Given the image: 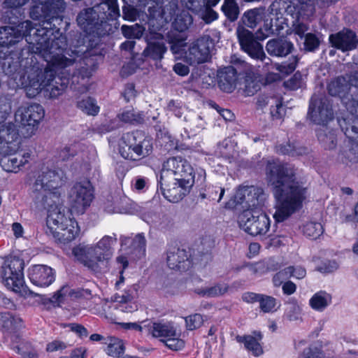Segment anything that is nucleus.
<instances>
[{
  "label": "nucleus",
  "mask_w": 358,
  "mask_h": 358,
  "mask_svg": "<svg viewBox=\"0 0 358 358\" xmlns=\"http://www.w3.org/2000/svg\"><path fill=\"white\" fill-rule=\"evenodd\" d=\"M34 182L31 186V197L34 206L38 210L49 212L46 224V233L62 243H69L79 234L78 222L72 217L73 213L83 214L90 206L94 199V189L89 181L76 182L69 192L70 210L52 211L51 209L59 201V192L66 182L64 172L59 168L50 169L43 166L34 173Z\"/></svg>",
  "instance_id": "nucleus-1"
},
{
  "label": "nucleus",
  "mask_w": 358,
  "mask_h": 358,
  "mask_svg": "<svg viewBox=\"0 0 358 358\" xmlns=\"http://www.w3.org/2000/svg\"><path fill=\"white\" fill-rule=\"evenodd\" d=\"M22 49L20 61L6 62L3 64V71L13 79L17 87L24 89L27 96L34 97L42 90L45 96L50 99H56L62 95L68 86L67 78L69 72H63L64 76L59 79H53V70L50 63L47 62L45 68H43L36 58V55L41 57L39 53L31 50Z\"/></svg>",
  "instance_id": "nucleus-2"
},
{
  "label": "nucleus",
  "mask_w": 358,
  "mask_h": 358,
  "mask_svg": "<svg viewBox=\"0 0 358 358\" xmlns=\"http://www.w3.org/2000/svg\"><path fill=\"white\" fill-rule=\"evenodd\" d=\"M266 171L276 200L273 218L276 222H281L302 207L307 189L295 181V171L290 165L270 159L267 162Z\"/></svg>",
  "instance_id": "nucleus-3"
},
{
  "label": "nucleus",
  "mask_w": 358,
  "mask_h": 358,
  "mask_svg": "<svg viewBox=\"0 0 358 358\" xmlns=\"http://www.w3.org/2000/svg\"><path fill=\"white\" fill-rule=\"evenodd\" d=\"M50 28L51 22L47 21L34 27L30 21H24L17 26L0 27V48H9L24 38L27 47L24 49L41 54L45 61L49 59L52 50L66 45V36L59 29L55 30L56 35H52L48 29Z\"/></svg>",
  "instance_id": "nucleus-4"
},
{
  "label": "nucleus",
  "mask_w": 358,
  "mask_h": 358,
  "mask_svg": "<svg viewBox=\"0 0 358 358\" xmlns=\"http://www.w3.org/2000/svg\"><path fill=\"white\" fill-rule=\"evenodd\" d=\"M206 180L204 170L194 171L192 165L181 157L165 161L158 180L157 190L171 203H178L187 195L194 183L202 185Z\"/></svg>",
  "instance_id": "nucleus-5"
},
{
  "label": "nucleus",
  "mask_w": 358,
  "mask_h": 358,
  "mask_svg": "<svg viewBox=\"0 0 358 358\" xmlns=\"http://www.w3.org/2000/svg\"><path fill=\"white\" fill-rule=\"evenodd\" d=\"M67 40L66 39V45L63 48H55L52 53L50 54L49 59L45 62L50 63L51 69L53 70V79L62 78L64 76L63 72H69L67 80L68 83L71 78L75 76L82 78H89L97 66V56L88 50L87 48L83 46L82 50L75 48L71 50V57L75 56L71 59L67 58L64 53L66 52Z\"/></svg>",
  "instance_id": "nucleus-6"
},
{
  "label": "nucleus",
  "mask_w": 358,
  "mask_h": 358,
  "mask_svg": "<svg viewBox=\"0 0 358 358\" xmlns=\"http://www.w3.org/2000/svg\"><path fill=\"white\" fill-rule=\"evenodd\" d=\"M120 16L117 0H101L94 6L82 10L76 21L86 34L103 36L111 29L108 21L116 20Z\"/></svg>",
  "instance_id": "nucleus-7"
},
{
  "label": "nucleus",
  "mask_w": 358,
  "mask_h": 358,
  "mask_svg": "<svg viewBox=\"0 0 358 358\" xmlns=\"http://www.w3.org/2000/svg\"><path fill=\"white\" fill-rule=\"evenodd\" d=\"M338 0H289L286 2L285 12L295 21L293 23V31L300 39H303L309 29L307 24L301 21H311L315 14L316 8H327L335 4Z\"/></svg>",
  "instance_id": "nucleus-8"
},
{
  "label": "nucleus",
  "mask_w": 358,
  "mask_h": 358,
  "mask_svg": "<svg viewBox=\"0 0 358 358\" xmlns=\"http://www.w3.org/2000/svg\"><path fill=\"white\" fill-rule=\"evenodd\" d=\"M117 243V236H104L95 245L87 246L80 250L83 255L80 261L95 273H103L108 269L113 255L112 246Z\"/></svg>",
  "instance_id": "nucleus-9"
},
{
  "label": "nucleus",
  "mask_w": 358,
  "mask_h": 358,
  "mask_svg": "<svg viewBox=\"0 0 358 358\" xmlns=\"http://www.w3.org/2000/svg\"><path fill=\"white\" fill-rule=\"evenodd\" d=\"M0 325L7 338L10 340L11 348L20 355V358H37L31 345L24 342L20 334V330L24 327L21 317L8 312L2 313L0 314Z\"/></svg>",
  "instance_id": "nucleus-10"
},
{
  "label": "nucleus",
  "mask_w": 358,
  "mask_h": 358,
  "mask_svg": "<svg viewBox=\"0 0 358 358\" xmlns=\"http://www.w3.org/2000/svg\"><path fill=\"white\" fill-rule=\"evenodd\" d=\"M24 260L17 257H10L3 262L0 267V277L8 289L16 293L24 290Z\"/></svg>",
  "instance_id": "nucleus-11"
},
{
  "label": "nucleus",
  "mask_w": 358,
  "mask_h": 358,
  "mask_svg": "<svg viewBox=\"0 0 358 358\" xmlns=\"http://www.w3.org/2000/svg\"><path fill=\"white\" fill-rule=\"evenodd\" d=\"M329 94L333 96H339L347 110V114L343 119L348 122L350 119L358 117V99L352 95V89L346 78L338 76L332 80L327 87Z\"/></svg>",
  "instance_id": "nucleus-12"
},
{
  "label": "nucleus",
  "mask_w": 358,
  "mask_h": 358,
  "mask_svg": "<svg viewBox=\"0 0 358 358\" xmlns=\"http://www.w3.org/2000/svg\"><path fill=\"white\" fill-rule=\"evenodd\" d=\"M240 228L251 236L264 235L270 228L271 220L262 210H244L238 217Z\"/></svg>",
  "instance_id": "nucleus-13"
},
{
  "label": "nucleus",
  "mask_w": 358,
  "mask_h": 358,
  "mask_svg": "<svg viewBox=\"0 0 358 358\" xmlns=\"http://www.w3.org/2000/svg\"><path fill=\"white\" fill-rule=\"evenodd\" d=\"M44 115V109L40 104L22 106L18 108L15 116L20 122L22 129L25 130L22 131L24 137L28 138L34 134Z\"/></svg>",
  "instance_id": "nucleus-14"
},
{
  "label": "nucleus",
  "mask_w": 358,
  "mask_h": 358,
  "mask_svg": "<svg viewBox=\"0 0 358 358\" xmlns=\"http://www.w3.org/2000/svg\"><path fill=\"white\" fill-rule=\"evenodd\" d=\"M286 0H275L268 8L271 15H275V24H273V17L264 22V27L259 29L257 34V38L264 40L272 34H279L284 29L285 18L282 17V12L285 11Z\"/></svg>",
  "instance_id": "nucleus-15"
},
{
  "label": "nucleus",
  "mask_w": 358,
  "mask_h": 358,
  "mask_svg": "<svg viewBox=\"0 0 358 358\" xmlns=\"http://www.w3.org/2000/svg\"><path fill=\"white\" fill-rule=\"evenodd\" d=\"M308 116L312 122L320 125H325L333 120L334 111L329 99L324 95H313Z\"/></svg>",
  "instance_id": "nucleus-16"
},
{
  "label": "nucleus",
  "mask_w": 358,
  "mask_h": 358,
  "mask_svg": "<svg viewBox=\"0 0 358 358\" xmlns=\"http://www.w3.org/2000/svg\"><path fill=\"white\" fill-rule=\"evenodd\" d=\"M338 124L348 138L349 148L343 154L345 158L344 162L358 163V117L350 119H338Z\"/></svg>",
  "instance_id": "nucleus-17"
},
{
  "label": "nucleus",
  "mask_w": 358,
  "mask_h": 358,
  "mask_svg": "<svg viewBox=\"0 0 358 358\" xmlns=\"http://www.w3.org/2000/svg\"><path fill=\"white\" fill-rule=\"evenodd\" d=\"M265 199L263 189L255 186L240 187L234 195V202L236 204L245 203V210H262Z\"/></svg>",
  "instance_id": "nucleus-18"
},
{
  "label": "nucleus",
  "mask_w": 358,
  "mask_h": 358,
  "mask_svg": "<svg viewBox=\"0 0 358 358\" xmlns=\"http://www.w3.org/2000/svg\"><path fill=\"white\" fill-rule=\"evenodd\" d=\"M237 37L241 49L253 59H259L266 65L270 59L264 52L263 46L258 42L252 31L243 27H238L236 30Z\"/></svg>",
  "instance_id": "nucleus-19"
},
{
  "label": "nucleus",
  "mask_w": 358,
  "mask_h": 358,
  "mask_svg": "<svg viewBox=\"0 0 358 358\" xmlns=\"http://www.w3.org/2000/svg\"><path fill=\"white\" fill-rule=\"evenodd\" d=\"M21 141L17 126L8 122L0 127V154L17 152Z\"/></svg>",
  "instance_id": "nucleus-20"
},
{
  "label": "nucleus",
  "mask_w": 358,
  "mask_h": 358,
  "mask_svg": "<svg viewBox=\"0 0 358 358\" xmlns=\"http://www.w3.org/2000/svg\"><path fill=\"white\" fill-rule=\"evenodd\" d=\"M331 46L346 52L355 50L358 46V37L355 31L350 29H343L329 37Z\"/></svg>",
  "instance_id": "nucleus-21"
},
{
  "label": "nucleus",
  "mask_w": 358,
  "mask_h": 358,
  "mask_svg": "<svg viewBox=\"0 0 358 358\" xmlns=\"http://www.w3.org/2000/svg\"><path fill=\"white\" fill-rule=\"evenodd\" d=\"M92 298V294L89 289H72L67 285L62 286L57 291L51 298V302L61 306L68 299H85L90 300Z\"/></svg>",
  "instance_id": "nucleus-22"
},
{
  "label": "nucleus",
  "mask_w": 358,
  "mask_h": 358,
  "mask_svg": "<svg viewBox=\"0 0 358 358\" xmlns=\"http://www.w3.org/2000/svg\"><path fill=\"white\" fill-rule=\"evenodd\" d=\"M28 277L33 285L45 287L55 281V273L51 267L46 265H34L29 268Z\"/></svg>",
  "instance_id": "nucleus-23"
},
{
  "label": "nucleus",
  "mask_w": 358,
  "mask_h": 358,
  "mask_svg": "<svg viewBox=\"0 0 358 358\" xmlns=\"http://www.w3.org/2000/svg\"><path fill=\"white\" fill-rule=\"evenodd\" d=\"M166 262L168 266L173 270L185 271L192 265L189 252L185 249L173 248L167 252Z\"/></svg>",
  "instance_id": "nucleus-24"
},
{
  "label": "nucleus",
  "mask_w": 358,
  "mask_h": 358,
  "mask_svg": "<svg viewBox=\"0 0 358 358\" xmlns=\"http://www.w3.org/2000/svg\"><path fill=\"white\" fill-rule=\"evenodd\" d=\"M0 165L6 172H17L20 167L26 164L30 158L29 152H11L0 154Z\"/></svg>",
  "instance_id": "nucleus-25"
},
{
  "label": "nucleus",
  "mask_w": 358,
  "mask_h": 358,
  "mask_svg": "<svg viewBox=\"0 0 358 358\" xmlns=\"http://www.w3.org/2000/svg\"><path fill=\"white\" fill-rule=\"evenodd\" d=\"M166 50L167 48L162 41V36L157 34L153 41L147 39V47L144 49L143 55L154 61H161Z\"/></svg>",
  "instance_id": "nucleus-26"
},
{
  "label": "nucleus",
  "mask_w": 358,
  "mask_h": 358,
  "mask_svg": "<svg viewBox=\"0 0 358 358\" xmlns=\"http://www.w3.org/2000/svg\"><path fill=\"white\" fill-rule=\"evenodd\" d=\"M178 12V1L177 2V10L173 18L171 20H166L163 16V8L161 11L159 12L158 17H160V20H162L161 27L163 26V23H167L173 20L172 24L173 27L180 31L182 32L187 30L189 27L192 24L193 22V19L192 15L186 10H182L180 13Z\"/></svg>",
  "instance_id": "nucleus-27"
},
{
  "label": "nucleus",
  "mask_w": 358,
  "mask_h": 358,
  "mask_svg": "<svg viewBox=\"0 0 358 358\" xmlns=\"http://www.w3.org/2000/svg\"><path fill=\"white\" fill-rule=\"evenodd\" d=\"M218 85L225 92H231L236 85L237 71L231 66H228L217 72Z\"/></svg>",
  "instance_id": "nucleus-28"
},
{
  "label": "nucleus",
  "mask_w": 358,
  "mask_h": 358,
  "mask_svg": "<svg viewBox=\"0 0 358 358\" xmlns=\"http://www.w3.org/2000/svg\"><path fill=\"white\" fill-rule=\"evenodd\" d=\"M122 247L129 245L130 252L140 259L145 255L146 240L143 233L138 234L134 238L126 236L120 237Z\"/></svg>",
  "instance_id": "nucleus-29"
},
{
  "label": "nucleus",
  "mask_w": 358,
  "mask_h": 358,
  "mask_svg": "<svg viewBox=\"0 0 358 358\" xmlns=\"http://www.w3.org/2000/svg\"><path fill=\"white\" fill-rule=\"evenodd\" d=\"M294 46L292 42L285 38H278L269 40L266 49L270 55L284 57L289 54Z\"/></svg>",
  "instance_id": "nucleus-30"
},
{
  "label": "nucleus",
  "mask_w": 358,
  "mask_h": 358,
  "mask_svg": "<svg viewBox=\"0 0 358 358\" xmlns=\"http://www.w3.org/2000/svg\"><path fill=\"white\" fill-rule=\"evenodd\" d=\"M136 145L135 131L125 134L122 136L119 145L120 155L126 159L136 160Z\"/></svg>",
  "instance_id": "nucleus-31"
},
{
  "label": "nucleus",
  "mask_w": 358,
  "mask_h": 358,
  "mask_svg": "<svg viewBox=\"0 0 358 358\" xmlns=\"http://www.w3.org/2000/svg\"><path fill=\"white\" fill-rule=\"evenodd\" d=\"M136 138V160L149 156L153 149L152 138L141 131H135Z\"/></svg>",
  "instance_id": "nucleus-32"
},
{
  "label": "nucleus",
  "mask_w": 358,
  "mask_h": 358,
  "mask_svg": "<svg viewBox=\"0 0 358 358\" xmlns=\"http://www.w3.org/2000/svg\"><path fill=\"white\" fill-rule=\"evenodd\" d=\"M149 331L153 337L159 338L162 342L167 338L177 335L176 329L171 322H153L150 327Z\"/></svg>",
  "instance_id": "nucleus-33"
},
{
  "label": "nucleus",
  "mask_w": 358,
  "mask_h": 358,
  "mask_svg": "<svg viewBox=\"0 0 358 358\" xmlns=\"http://www.w3.org/2000/svg\"><path fill=\"white\" fill-rule=\"evenodd\" d=\"M255 336H236V341L238 343H244L245 348L251 352L254 356H259L263 353V350L259 342L262 339V335L261 332L255 331Z\"/></svg>",
  "instance_id": "nucleus-34"
},
{
  "label": "nucleus",
  "mask_w": 358,
  "mask_h": 358,
  "mask_svg": "<svg viewBox=\"0 0 358 358\" xmlns=\"http://www.w3.org/2000/svg\"><path fill=\"white\" fill-rule=\"evenodd\" d=\"M259 106L263 107L265 105L271 106V115L273 119H281L285 115V108L281 99L278 97L264 98L260 97L257 101Z\"/></svg>",
  "instance_id": "nucleus-35"
},
{
  "label": "nucleus",
  "mask_w": 358,
  "mask_h": 358,
  "mask_svg": "<svg viewBox=\"0 0 358 358\" xmlns=\"http://www.w3.org/2000/svg\"><path fill=\"white\" fill-rule=\"evenodd\" d=\"M331 302V294L326 291L320 290L312 296L309 300V305L313 310L322 312Z\"/></svg>",
  "instance_id": "nucleus-36"
},
{
  "label": "nucleus",
  "mask_w": 358,
  "mask_h": 358,
  "mask_svg": "<svg viewBox=\"0 0 358 358\" xmlns=\"http://www.w3.org/2000/svg\"><path fill=\"white\" fill-rule=\"evenodd\" d=\"M22 10L19 6H10L3 3V8L2 10L1 20L4 23L17 26L20 24V20L22 16Z\"/></svg>",
  "instance_id": "nucleus-37"
},
{
  "label": "nucleus",
  "mask_w": 358,
  "mask_h": 358,
  "mask_svg": "<svg viewBox=\"0 0 358 358\" xmlns=\"http://www.w3.org/2000/svg\"><path fill=\"white\" fill-rule=\"evenodd\" d=\"M302 40H303L302 50L308 52H315L319 50L323 38L320 33H307Z\"/></svg>",
  "instance_id": "nucleus-38"
},
{
  "label": "nucleus",
  "mask_w": 358,
  "mask_h": 358,
  "mask_svg": "<svg viewBox=\"0 0 358 358\" xmlns=\"http://www.w3.org/2000/svg\"><path fill=\"white\" fill-rule=\"evenodd\" d=\"M307 151L306 148L295 143H288L276 146V152L278 153L292 157L303 155L306 154Z\"/></svg>",
  "instance_id": "nucleus-39"
},
{
  "label": "nucleus",
  "mask_w": 358,
  "mask_h": 358,
  "mask_svg": "<svg viewBox=\"0 0 358 358\" xmlns=\"http://www.w3.org/2000/svg\"><path fill=\"white\" fill-rule=\"evenodd\" d=\"M228 288L225 283H217L212 287L196 289L194 292L201 296L217 297L226 293Z\"/></svg>",
  "instance_id": "nucleus-40"
},
{
  "label": "nucleus",
  "mask_w": 358,
  "mask_h": 358,
  "mask_svg": "<svg viewBox=\"0 0 358 358\" xmlns=\"http://www.w3.org/2000/svg\"><path fill=\"white\" fill-rule=\"evenodd\" d=\"M221 10L231 22L236 21L239 15V6L236 0H224Z\"/></svg>",
  "instance_id": "nucleus-41"
},
{
  "label": "nucleus",
  "mask_w": 358,
  "mask_h": 358,
  "mask_svg": "<svg viewBox=\"0 0 358 358\" xmlns=\"http://www.w3.org/2000/svg\"><path fill=\"white\" fill-rule=\"evenodd\" d=\"M302 232L306 237L316 239L323 234L324 228L320 222L311 221L303 225Z\"/></svg>",
  "instance_id": "nucleus-42"
},
{
  "label": "nucleus",
  "mask_w": 358,
  "mask_h": 358,
  "mask_svg": "<svg viewBox=\"0 0 358 358\" xmlns=\"http://www.w3.org/2000/svg\"><path fill=\"white\" fill-rule=\"evenodd\" d=\"M301 306L294 299H290L287 302V306L285 309L284 317L289 321H296L301 319Z\"/></svg>",
  "instance_id": "nucleus-43"
},
{
  "label": "nucleus",
  "mask_w": 358,
  "mask_h": 358,
  "mask_svg": "<svg viewBox=\"0 0 358 358\" xmlns=\"http://www.w3.org/2000/svg\"><path fill=\"white\" fill-rule=\"evenodd\" d=\"M77 107L85 113L90 115H96L99 111V107L96 105V101L90 96L78 101Z\"/></svg>",
  "instance_id": "nucleus-44"
},
{
  "label": "nucleus",
  "mask_w": 358,
  "mask_h": 358,
  "mask_svg": "<svg viewBox=\"0 0 358 358\" xmlns=\"http://www.w3.org/2000/svg\"><path fill=\"white\" fill-rule=\"evenodd\" d=\"M262 19L261 10L259 8H253L245 12L243 21V23L250 28H255Z\"/></svg>",
  "instance_id": "nucleus-45"
},
{
  "label": "nucleus",
  "mask_w": 358,
  "mask_h": 358,
  "mask_svg": "<svg viewBox=\"0 0 358 358\" xmlns=\"http://www.w3.org/2000/svg\"><path fill=\"white\" fill-rule=\"evenodd\" d=\"M325 353L322 350V345L320 342L311 344L308 348L305 349L302 355L299 358H324Z\"/></svg>",
  "instance_id": "nucleus-46"
},
{
  "label": "nucleus",
  "mask_w": 358,
  "mask_h": 358,
  "mask_svg": "<svg viewBox=\"0 0 358 358\" xmlns=\"http://www.w3.org/2000/svg\"><path fill=\"white\" fill-rule=\"evenodd\" d=\"M248 267L250 271L255 275H263L268 272V267L266 266V261L263 260L253 264L245 263L241 267H236L237 271L241 269Z\"/></svg>",
  "instance_id": "nucleus-47"
},
{
  "label": "nucleus",
  "mask_w": 358,
  "mask_h": 358,
  "mask_svg": "<svg viewBox=\"0 0 358 358\" xmlns=\"http://www.w3.org/2000/svg\"><path fill=\"white\" fill-rule=\"evenodd\" d=\"M123 351L124 346L121 340L115 337L109 338V343L106 349L108 355L117 357L123 353Z\"/></svg>",
  "instance_id": "nucleus-48"
},
{
  "label": "nucleus",
  "mask_w": 358,
  "mask_h": 358,
  "mask_svg": "<svg viewBox=\"0 0 358 358\" xmlns=\"http://www.w3.org/2000/svg\"><path fill=\"white\" fill-rule=\"evenodd\" d=\"M121 30L122 34L129 38H141L144 31L143 27L138 24L134 26L122 25Z\"/></svg>",
  "instance_id": "nucleus-49"
},
{
  "label": "nucleus",
  "mask_w": 358,
  "mask_h": 358,
  "mask_svg": "<svg viewBox=\"0 0 358 358\" xmlns=\"http://www.w3.org/2000/svg\"><path fill=\"white\" fill-rule=\"evenodd\" d=\"M259 303L260 309L264 313H270L276 310V299L273 296L262 294Z\"/></svg>",
  "instance_id": "nucleus-50"
},
{
  "label": "nucleus",
  "mask_w": 358,
  "mask_h": 358,
  "mask_svg": "<svg viewBox=\"0 0 358 358\" xmlns=\"http://www.w3.org/2000/svg\"><path fill=\"white\" fill-rule=\"evenodd\" d=\"M180 334L177 331V335L164 339L162 343L170 350L178 351L182 350L185 346V342L180 338Z\"/></svg>",
  "instance_id": "nucleus-51"
},
{
  "label": "nucleus",
  "mask_w": 358,
  "mask_h": 358,
  "mask_svg": "<svg viewBox=\"0 0 358 358\" xmlns=\"http://www.w3.org/2000/svg\"><path fill=\"white\" fill-rule=\"evenodd\" d=\"M197 48L199 46L193 43L189 49V55L193 56L194 60L198 64L206 62L209 58L210 53L204 52L203 49Z\"/></svg>",
  "instance_id": "nucleus-52"
},
{
  "label": "nucleus",
  "mask_w": 358,
  "mask_h": 358,
  "mask_svg": "<svg viewBox=\"0 0 358 358\" xmlns=\"http://www.w3.org/2000/svg\"><path fill=\"white\" fill-rule=\"evenodd\" d=\"M120 119L126 123L139 124L143 118L141 114H136L133 110H128L119 115Z\"/></svg>",
  "instance_id": "nucleus-53"
},
{
  "label": "nucleus",
  "mask_w": 358,
  "mask_h": 358,
  "mask_svg": "<svg viewBox=\"0 0 358 358\" xmlns=\"http://www.w3.org/2000/svg\"><path fill=\"white\" fill-rule=\"evenodd\" d=\"M186 327L188 330L192 331L199 328L203 323V318L201 314L195 313L185 318Z\"/></svg>",
  "instance_id": "nucleus-54"
},
{
  "label": "nucleus",
  "mask_w": 358,
  "mask_h": 358,
  "mask_svg": "<svg viewBox=\"0 0 358 358\" xmlns=\"http://www.w3.org/2000/svg\"><path fill=\"white\" fill-rule=\"evenodd\" d=\"M137 285H133L128 287L121 295L116 294L115 301L116 302L133 301L137 293Z\"/></svg>",
  "instance_id": "nucleus-55"
},
{
  "label": "nucleus",
  "mask_w": 358,
  "mask_h": 358,
  "mask_svg": "<svg viewBox=\"0 0 358 358\" xmlns=\"http://www.w3.org/2000/svg\"><path fill=\"white\" fill-rule=\"evenodd\" d=\"M339 267L338 262L335 260H327L322 262L317 270L322 273H329L336 271Z\"/></svg>",
  "instance_id": "nucleus-56"
},
{
  "label": "nucleus",
  "mask_w": 358,
  "mask_h": 358,
  "mask_svg": "<svg viewBox=\"0 0 358 358\" xmlns=\"http://www.w3.org/2000/svg\"><path fill=\"white\" fill-rule=\"evenodd\" d=\"M194 44L199 46L198 48L203 49L204 52L210 53V50L213 46V41L210 36L205 35L198 38Z\"/></svg>",
  "instance_id": "nucleus-57"
},
{
  "label": "nucleus",
  "mask_w": 358,
  "mask_h": 358,
  "mask_svg": "<svg viewBox=\"0 0 358 358\" xmlns=\"http://www.w3.org/2000/svg\"><path fill=\"white\" fill-rule=\"evenodd\" d=\"M303 83L302 75L299 72H296L290 79L285 83V85L292 90H296L301 87Z\"/></svg>",
  "instance_id": "nucleus-58"
},
{
  "label": "nucleus",
  "mask_w": 358,
  "mask_h": 358,
  "mask_svg": "<svg viewBox=\"0 0 358 358\" xmlns=\"http://www.w3.org/2000/svg\"><path fill=\"white\" fill-rule=\"evenodd\" d=\"M318 140L324 144L326 148L332 149L336 146V138L334 134L327 135L322 131H318L317 134Z\"/></svg>",
  "instance_id": "nucleus-59"
},
{
  "label": "nucleus",
  "mask_w": 358,
  "mask_h": 358,
  "mask_svg": "<svg viewBox=\"0 0 358 358\" xmlns=\"http://www.w3.org/2000/svg\"><path fill=\"white\" fill-rule=\"evenodd\" d=\"M138 10L133 6L125 4L122 6V17L124 20L135 21L138 17Z\"/></svg>",
  "instance_id": "nucleus-60"
},
{
  "label": "nucleus",
  "mask_w": 358,
  "mask_h": 358,
  "mask_svg": "<svg viewBox=\"0 0 358 358\" xmlns=\"http://www.w3.org/2000/svg\"><path fill=\"white\" fill-rule=\"evenodd\" d=\"M10 112V102L6 98H0V124L6 120Z\"/></svg>",
  "instance_id": "nucleus-61"
},
{
  "label": "nucleus",
  "mask_w": 358,
  "mask_h": 358,
  "mask_svg": "<svg viewBox=\"0 0 358 358\" xmlns=\"http://www.w3.org/2000/svg\"><path fill=\"white\" fill-rule=\"evenodd\" d=\"M178 0H170L168 4L163 7V16L166 20H171L177 10Z\"/></svg>",
  "instance_id": "nucleus-62"
},
{
  "label": "nucleus",
  "mask_w": 358,
  "mask_h": 358,
  "mask_svg": "<svg viewBox=\"0 0 358 358\" xmlns=\"http://www.w3.org/2000/svg\"><path fill=\"white\" fill-rule=\"evenodd\" d=\"M289 278H295L296 279H303L306 275V270L301 266H290L287 267Z\"/></svg>",
  "instance_id": "nucleus-63"
},
{
  "label": "nucleus",
  "mask_w": 358,
  "mask_h": 358,
  "mask_svg": "<svg viewBox=\"0 0 358 358\" xmlns=\"http://www.w3.org/2000/svg\"><path fill=\"white\" fill-rule=\"evenodd\" d=\"M287 268L278 271L273 277V283L275 287L282 285L284 281L289 278Z\"/></svg>",
  "instance_id": "nucleus-64"
}]
</instances>
